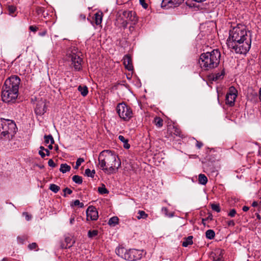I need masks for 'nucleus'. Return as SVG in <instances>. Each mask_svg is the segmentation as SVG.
Masks as SVG:
<instances>
[{
  "mask_svg": "<svg viewBox=\"0 0 261 261\" xmlns=\"http://www.w3.org/2000/svg\"><path fill=\"white\" fill-rule=\"evenodd\" d=\"M142 253L140 250L130 249L125 252L124 259L129 261H134L141 258Z\"/></svg>",
  "mask_w": 261,
  "mask_h": 261,
  "instance_id": "1a4fd4ad",
  "label": "nucleus"
},
{
  "mask_svg": "<svg viewBox=\"0 0 261 261\" xmlns=\"http://www.w3.org/2000/svg\"><path fill=\"white\" fill-rule=\"evenodd\" d=\"M162 211L167 217H172L174 215L173 213H168V210L166 207H163Z\"/></svg>",
  "mask_w": 261,
  "mask_h": 261,
  "instance_id": "72a5a7b5",
  "label": "nucleus"
},
{
  "mask_svg": "<svg viewBox=\"0 0 261 261\" xmlns=\"http://www.w3.org/2000/svg\"><path fill=\"white\" fill-rule=\"evenodd\" d=\"M225 74V71L224 70H222L220 73H216L213 76V80L214 81H217L220 79H222Z\"/></svg>",
  "mask_w": 261,
  "mask_h": 261,
  "instance_id": "393cba45",
  "label": "nucleus"
},
{
  "mask_svg": "<svg viewBox=\"0 0 261 261\" xmlns=\"http://www.w3.org/2000/svg\"><path fill=\"white\" fill-rule=\"evenodd\" d=\"M29 29L31 31L35 32H36L38 30V28L37 27H36V26L31 25L29 27Z\"/></svg>",
  "mask_w": 261,
  "mask_h": 261,
  "instance_id": "a18cd8bd",
  "label": "nucleus"
},
{
  "mask_svg": "<svg viewBox=\"0 0 261 261\" xmlns=\"http://www.w3.org/2000/svg\"><path fill=\"white\" fill-rule=\"evenodd\" d=\"M140 3L144 8H147V4L145 3V0H139Z\"/></svg>",
  "mask_w": 261,
  "mask_h": 261,
  "instance_id": "49530a36",
  "label": "nucleus"
},
{
  "mask_svg": "<svg viewBox=\"0 0 261 261\" xmlns=\"http://www.w3.org/2000/svg\"><path fill=\"white\" fill-rule=\"evenodd\" d=\"M84 162V160L83 158H79L76 162V165L74 167L75 169H77L79 166L81 165V164Z\"/></svg>",
  "mask_w": 261,
  "mask_h": 261,
  "instance_id": "58836bf2",
  "label": "nucleus"
},
{
  "mask_svg": "<svg viewBox=\"0 0 261 261\" xmlns=\"http://www.w3.org/2000/svg\"><path fill=\"white\" fill-rule=\"evenodd\" d=\"M148 215L143 211L139 210L138 212V215L136 216L138 220L141 219H145L148 217Z\"/></svg>",
  "mask_w": 261,
  "mask_h": 261,
  "instance_id": "a878e982",
  "label": "nucleus"
},
{
  "mask_svg": "<svg viewBox=\"0 0 261 261\" xmlns=\"http://www.w3.org/2000/svg\"><path fill=\"white\" fill-rule=\"evenodd\" d=\"M77 89L82 96H86L88 94V90L87 86L82 87V86H79Z\"/></svg>",
  "mask_w": 261,
  "mask_h": 261,
  "instance_id": "412c9836",
  "label": "nucleus"
},
{
  "mask_svg": "<svg viewBox=\"0 0 261 261\" xmlns=\"http://www.w3.org/2000/svg\"><path fill=\"white\" fill-rule=\"evenodd\" d=\"M20 83V79L17 75H13L5 81L3 86L9 89L18 91Z\"/></svg>",
  "mask_w": 261,
  "mask_h": 261,
  "instance_id": "6e6552de",
  "label": "nucleus"
},
{
  "mask_svg": "<svg viewBox=\"0 0 261 261\" xmlns=\"http://www.w3.org/2000/svg\"><path fill=\"white\" fill-rule=\"evenodd\" d=\"M71 169L70 166L66 164H62L61 165L60 171L63 173H65L68 171H69Z\"/></svg>",
  "mask_w": 261,
  "mask_h": 261,
  "instance_id": "b1692460",
  "label": "nucleus"
},
{
  "mask_svg": "<svg viewBox=\"0 0 261 261\" xmlns=\"http://www.w3.org/2000/svg\"><path fill=\"white\" fill-rule=\"evenodd\" d=\"M228 226H233L235 225V223L233 220H230L227 222Z\"/></svg>",
  "mask_w": 261,
  "mask_h": 261,
  "instance_id": "864d4df0",
  "label": "nucleus"
},
{
  "mask_svg": "<svg viewBox=\"0 0 261 261\" xmlns=\"http://www.w3.org/2000/svg\"><path fill=\"white\" fill-rule=\"evenodd\" d=\"M258 205V203L256 201H254L252 204V206H253V207H256Z\"/></svg>",
  "mask_w": 261,
  "mask_h": 261,
  "instance_id": "bf43d9fd",
  "label": "nucleus"
},
{
  "mask_svg": "<svg viewBox=\"0 0 261 261\" xmlns=\"http://www.w3.org/2000/svg\"><path fill=\"white\" fill-rule=\"evenodd\" d=\"M8 10L10 14H13L16 10V7L13 5L8 6Z\"/></svg>",
  "mask_w": 261,
  "mask_h": 261,
  "instance_id": "c9c22d12",
  "label": "nucleus"
},
{
  "mask_svg": "<svg viewBox=\"0 0 261 261\" xmlns=\"http://www.w3.org/2000/svg\"><path fill=\"white\" fill-rule=\"evenodd\" d=\"M39 154L41 156V158H44L45 157V154L42 150H39Z\"/></svg>",
  "mask_w": 261,
  "mask_h": 261,
  "instance_id": "5fc2aeb1",
  "label": "nucleus"
},
{
  "mask_svg": "<svg viewBox=\"0 0 261 261\" xmlns=\"http://www.w3.org/2000/svg\"><path fill=\"white\" fill-rule=\"evenodd\" d=\"M69 57L71 59L72 64L75 70L79 71L82 68V62L83 59L81 58L82 53L78 51L77 48L74 47L70 53H68Z\"/></svg>",
  "mask_w": 261,
  "mask_h": 261,
  "instance_id": "423d86ee",
  "label": "nucleus"
},
{
  "mask_svg": "<svg viewBox=\"0 0 261 261\" xmlns=\"http://www.w3.org/2000/svg\"><path fill=\"white\" fill-rule=\"evenodd\" d=\"M74 217H73L71 218L70 219V223L71 224H72L74 223Z\"/></svg>",
  "mask_w": 261,
  "mask_h": 261,
  "instance_id": "13d9d810",
  "label": "nucleus"
},
{
  "mask_svg": "<svg viewBox=\"0 0 261 261\" xmlns=\"http://www.w3.org/2000/svg\"><path fill=\"white\" fill-rule=\"evenodd\" d=\"M198 181L200 184L204 185L207 182V178L204 174H200L198 176Z\"/></svg>",
  "mask_w": 261,
  "mask_h": 261,
  "instance_id": "5701e85b",
  "label": "nucleus"
},
{
  "mask_svg": "<svg viewBox=\"0 0 261 261\" xmlns=\"http://www.w3.org/2000/svg\"><path fill=\"white\" fill-rule=\"evenodd\" d=\"M224 250L217 249L210 254V258L214 261H221L223 258Z\"/></svg>",
  "mask_w": 261,
  "mask_h": 261,
  "instance_id": "4468645a",
  "label": "nucleus"
},
{
  "mask_svg": "<svg viewBox=\"0 0 261 261\" xmlns=\"http://www.w3.org/2000/svg\"><path fill=\"white\" fill-rule=\"evenodd\" d=\"M48 136H49V135H47V136L45 135L44 136L45 143L46 144H48L50 142V140H49V139L48 138Z\"/></svg>",
  "mask_w": 261,
  "mask_h": 261,
  "instance_id": "603ef678",
  "label": "nucleus"
},
{
  "mask_svg": "<svg viewBox=\"0 0 261 261\" xmlns=\"http://www.w3.org/2000/svg\"><path fill=\"white\" fill-rule=\"evenodd\" d=\"M193 237L189 236L188 238H186L185 241H183L182 245L184 247H187L189 245H192L193 244Z\"/></svg>",
  "mask_w": 261,
  "mask_h": 261,
  "instance_id": "4be33fe9",
  "label": "nucleus"
},
{
  "mask_svg": "<svg viewBox=\"0 0 261 261\" xmlns=\"http://www.w3.org/2000/svg\"><path fill=\"white\" fill-rule=\"evenodd\" d=\"M85 172L87 176L91 177H93L95 173L94 170H91L90 169H86Z\"/></svg>",
  "mask_w": 261,
  "mask_h": 261,
  "instance_id": "473e14b6",
  "label": "nucleus"
},
{
  "mask_svg": "<svg viewBox=\"0 0 261 261\" xmlns=\"http://www.w3.org/2000/svg\"><path fill=\"white\" fill-rule=\"evenodd\" d=\"M203 146V143L201 142L197 141L196 146L198 149H200Z\"/></svg>",
  "mask_w": 261,
  "mask_h": 261,
  "instance_id": "8fccbe9b",
  "label": "nucleus"
},
{
  "mask_svg": "<svg viewBox=\"0 0 261 261\" xmlns=\"http://www.w3.org/2000/svg\"><path fill=\"white\" fill-rule=\"evenodd\" d=\"M40 150H42L43 151V150H45V148L43 146H40Z\"/></svg>",
  "mask_w": 261,
  "mask_h": 261,
  "instance_id": "69168bd1",
  "label": "nucleus"
},
{
  "mask_svg": "<svg viewBox=\"0 0 261 261\" xmlns=\"http://www.w3.org/2000/svg\"><path fill=\"white\" fill-rule=\"evenodd\" d=\"M215 236V231L212 229H208L205 232V236L208 239H213Z\"/></svg>",
  "mask_w": 261,
  "mask_h": 261,
  "instance_id": "cd10ccee",
  "label": "nucleus"
},
{
  "mask_svg": "<svg viewBox=\"0 0 261 261\" xmlns=\"http://www.w3.org/2000/svg\"><path fill=\"white\" fill-rule=\"evenodd\" d=\"M119 219L117 217H113L110 219L108 224L111 226H115L118 224Z\"/></svg>",
  "mask_w": 261,
  "mask_h": 261,
  "instance_id": "c85d7f7f",
  "label": "nucleus"
},
{
  "mask_svg": "<svg viewBox=\"0 0 261 261\" xmlns=\"http://www.w3.org/2000/svg\"><path fill=\"white\" fill-rule=\"evenodd\" d=\"M18 95V91L9 89L3 87L2 91V98L3 101L7 103L13 102L15 101Z\"/></svg>",
  "mask_w": 261,
  "mask_h": 261,
  "instance_id": "0eeeda50",
  "label": "nucleus"
},
{
  "mask_svg": "<svg viewBox=\"0 0 261 261\" xmlns=\"http://www.w3.org/2000/svg\"><path fill=\"white\" fill-rule=\"evenodd\" d=\"M213 217L212 214L211 213H209L208 217L204 219H206V221H207V220L212 221V220H213Z\"/></svg>",
  "mask_w": 261,
  "mask_h": 261,
  "instance_id": "09e8293b",
  "label": "nucleus"
},
{
  "mask_svg": "<svg viewBox=\"0 0 261 261\" xmlns=\"http://www.w3.org/2000/svg\"><path fill=\"white\" fill-rule=\"evenodd\" d=\"M48 138L49 139V140H50V142L49 143L51 144H53L55 143L54 139V138H53V137H52L51 135H49Z\"/></svg>",
  "mask_w": 261,
  "mask_h": 261,
  "instance_id": "3c124183",
  "label": "nucleus"
},
{
  "mask_svg": "<svg viewBox=\"0 0 261 261\" xmlns=\"http://www.w3.org/2000/svg\"><path fill=\"white\" fill-rule=\"evenodd\" d=\"M127 251V250H126L124 248H119L116 249V252L118 255L121 257L122 258H124L125 252Z\"/></svg>",
  "mask_w": 261,
  "mask_h": 261,
  "instance_id": "bb28decb",
  "label": "nucleus"
},
{
  "mask_svg": "<svg viewBox=\"0 0 261 261\" xmlns=\"http://www.w3.org/2000/svg\"><path fill=\"white\" fill-rule=\"evenodd\" d=\"M22 215L25 217V218L27 221H29L31 219V216L29 215L27 212L23 213Z\"/></svg>",
  "mask_w": 261,
  "mask_h": 261,
  "instance_id": "c03bdc74",
  "label": "nucleus"
},
{
  "mask_svg": "<svg viewBox=\"0 0 261 261\" xmlns=\"http://www.w3.org/2000/svg\"><path fill=\"white\" fill-rule=\"evenodd\" d=\"M17 132L16 124L13 121L1 119L0 120V132L1 138L10 140L12 139Z\"/></svg>",
  "mask_w": 261,
  "mask_h": 261,
  "instance_id": "20e7f679",
  "label": "nucleus"
},
{
  "mask_svg": "<svg viewBox=\"0 0 261 261\" xmlns=\"http://www.w3.org/2000/svg\"><path fill=\"white\" fill-rule=\"evenodd\" d=\"M153 123L158 127H161L163 125V120L162 118L155 117L153 120Z\"/></svg>",
  "mask_w": 261,
  "mask_h": 261,
  "instance_id": "aec40b11",
  "label": "nucleus"
},
{
  "mask_svg": "<svg viewBox=\"0 0 261 261\" xmlns=\"http://www.w3.org/2000/svg\"><path fill=\"white\" fill-rule=\"evenodd\" d=\"M249 207L247 206H244L242 208V210L244 212H247L249 210Z\"/></svg>",
  "mask_w": 261,
  "mask_h": 261,
  "instance_id": "6e6d98bb",
  "label": "nucleus"
},
{
  "mask_svg": "<svg viewBox=\"0 0 261 261\" xmlns=\"http://www.w3.org/2000/svg\"><path fill=\"white\" fill-rule=\"evenodd\" d=\"M74 206H79L80 207H84V204L82 202H80L79 200H75L73 202Z\"/></svg>",
  "mask_w": 261,
  "mask_h": 261,
  "instance_id": "ea45409f",
  "label": "nucleus"
},
{
  "mask_svg": "<svg viewBox=\"0 0 261 261\" xmlns=\"http://www.w3.org/2000/svg\"><path fill=\"white\" fill-rule=\"evenodd\" d=\"M53 145V144H50L48 145V148H49V149H53V145Z\"/></svg>",
  "mask_w": 261,
  "mask_h": 261,
  "instance_id": "338daca9",
  "label": "nucleus"
},
{
  "mask_svg": "<svg viewBox=\"0 0 261 261\" xmlns=\"http://www.w3.org/2000/svg\"><path fill=\"white\" fill-rule=\"evenodd\" d=\"M37 248L38 245L36 243H32L28 245V248L31 250H36L37 251L38 250Z\"/></svg>",
  "mask_w": 261,
  "mask_h": 261,
  "instance_id": "4c0bfd02",
  "label": "nucleus"
},
{
  "mask_svg": "<svg viewBox=\"0 0 261 261\" xmlns=\"http://www.w3.org/2000/svg\"><path fill=\"white\" fill-rule=\"evenodd\" d=\"M116 111L120 118L124 121H127L133 117L132 109L124 102L118 103Z\"/></svg>",
  "mask_w": 261,
  "mask_h": 261,
  "instance_id": "39448f33",
  "label": "nucleus"
},
{
  "mask_svg": "<svg viewBox=\"0 0 261 261\" xmlns=\"http://www.w3.org/2000/svg\"><path fill=\"white\" fill-rule=\"evenodd\" d=\"M259 99H260V100L261 101V88L260 89V91H259Z\"/></svg>",
  "mask_w": 261,
  "mask_h": 261,
  "instance_id": "774afa93",
  "label": "nucleus"
},
{
  "mask_svg": "<svg viewBox=\"0 0 261 261\" xmlns=\"http://www.w3.org/2000/svg\"><path fill=\"white\" fill-rule=\"evenodd\" d=\"M123 65L125 68L128 71H132L133 70V66L132 63V60L130 56L128 55L124 56L123 58Z\"/></svg>",
  "mask_w": 261,
  "mask_h": 261,
  "instance_id": "dca6fc26",
  "label": "nucleus"
},
{
  "mask_svg": "<svg viewBox=\"0 0 261 261\" xmlns=\"http://www.w3.org/2000/svg\"><path fill=\"white\" fill-rule=\"evenodd\" d=\"M93 18L96 25L100 24L102 19V13L101 12L96 13Z\"/></svg>",
  "mask_w": 261,
  "mask_h": 261,
  "instance_id": "a211bd4d",
  "label": "nucleus"
},
{
  "mask_svg": "<svg viewBox=\"0 0 261 261\" xmlns=\"http://www.w3.org/2000/svg\"><path fill=\"white\" fill-rule=\"evenodd\" d=\"M205 221H206V219H204V218L202 219V223L204 226H205V225H206L205 222Z\"/></svg>",
  "mask_w": 261,
  "mask_h": 261,
  "instance_id": "e2e57ef3",
  "label": "nucleus"
},
{
  "mask_svg": "<svg viewBox=\"0 0 261 261\" xmlns=\"http://www.w3.org/2000/svg\"><path fill=\"white\" fill-rule=\"evenodd\" d=\"M71 241L72 238L70 237H66L65 238V242L66 244H64V243H61L60 245L61 248L62 249L70 248L73 246V244L75 243L74 241H73L72 242H71Z\"/></svg>",
  "mask_w": 261,
  "mask_h": 261,
  "instance_id": "f3484780",
  "label": "nucleus"
},
{
  "mask_svg": "<svg viewBox=\"0 0 261 261\" xmlns=\"http://www.w3.org/2000/svg\"><path fill=\"white\" fill-rule=\"evenodd\" d=\"M184 0H163L161 4L162 7H175L181 4Z\"/></svg>",
  "mask_w": 261,
  "mask_h": 261,
  "instance_id": "ddd939ff",
  "label": "nucleus"
},
{
  "mask_svg": "<svg viewBox=\"0 0 261 261\" xmlns=\"http://www.w3.org/2000/svg\"><path fill=\"white\" fill-rule=\"evenodd\" d=\"M127 25V22L126 20H124L122 22V26L124 28H126Z\"/></svg>",
  "mask_w": 261,
  "mask_h": 261,
  "instance_id": "4d7b16f0",
  "label": "nucleus"
},
{
  "mask_svg": "<svg viewBox=\"0 0 261 261\" xmlns=\"http://www.w3.org/2000/svg\"><path fill=\"white\" fill-rule=\"evenodd\" d=\"M98 191L99 193L101 194H108L109 193L108 190L105 188L104 186L103 187H99Z\"/></svg>",
  "mask_w": 261,
  "mask_h": 261,
  "instance_id": "e433bc0d",
  "label": "nucleus"
},
{
  "mask_svg": "<svg viewBox=\"0 0 261 261\" xmlns=\"http://www.w3.org/2000/svg\"><path fill=\"white\" fill-rule=\"evenodd\" d=\"M17 239L19 243L23 244L24 243V241L25 240L26 238L25 237H23L22 238L18 237L17 238Z\"/></svg>",
  "mask_w": 261,
  "mask_h": 261,
  "instance_id": "de8ad7c7",
  "label": "nucleus"
},
{
  "mask_svg": "<svg viewBox=\"0 0 261 261\" xmlns=\"http://www.w3.org/2000/svg\"><path fill=\"white\" fill-rule=\"evenodd\" d=\"M46 105L44 101L41 100L37 102L36 108L35 113L37 115H43L46 112Z\"/></svg>",
  "mask_w": 261,
  "mask_h": 261,
  "instance_id": "2eb2a0df",
  "label": "nucleus"
},
{
  "mask_svg": "<svg viewBox=\"0 0 261 261\" xmlns=\"http://www.w3.org/2000/svg\"><path fill=\"white\" fill-rule=\"evenodd\" d=\"M72 180L77 184H81L83 182L82 177L76 175H75L72 177Z\"/></svg>",
  "mask_w": 261,
  "mask_h": 261,
  "instance_id": "c756f323",
  "label": "nucleus"
},
{
  "mask_svg": "<svg viewBox=\"0 0 261 261\" xmlns=\"http://www.w3.org/2000/svg\"><path fill=\"white\" fill-rule=\"evenodd\" d=\"M237 96V90L233 87H230L229 89V92L226 96V103L232 106L234 104Z\"/></svg>",
  "mask_w": 261,
  "mask_h": 261,
  "instance_id": "9b49d317",
  "label": "nucleus"
},
{
  "mask_svg": "<svg viewBox=\"0 0 261 261\" xmlns=\"http://www.w3.org/2000/svg\"><path fill=\"white\" fill-rule=\"evenodd\" d=\"M63 192H64V194L63 195L64 197L66 196V193L68 194H71L72 192V190L68 188H66L63 190Z\"/></svg>",
  "mask_w": 261,
  "mask_h": 261,
  "instance_id": "a19ab883",
  "label": "nucleus"
},
{
  "mask_svg": "<svg viewBox=\"0 0 261 261\" xmlns=\"http://www.w3.org/2000/svg\"><path fill=\"white\" fill-rule=\"evenodd\" d=\"M80 17L81 18V19H85L86 18L85 15H83V14H81Z\"/></svg>",
  "mask_w": 261,
  "mask_h": 261,
  "instance_id": "680f3d73",
  "label": "nucleus"
},
{
  "mask_svg": "<svg viewBox=\"0 0 261 261\" xmlns=\"http://www.w3.org/2000/svg\"><path fill=\"white\" fill-rule=\"evenodd\" d=\"M45 151H46V155L47 156L49 155V151L47 149H45Z\"/></svg>",
  "mask_w": 261,
  "mask_h": 261,
  "instance_id": "0e129e2a",
  "label": "nucleus"
},
{
  "mask_svg": "<svg viewBox=\"0 0 261 261\" xmlns=\"http://www.w3.org/2000/svg\"><path fill=\"white\" fill-rule=\"evenodd\" d=\"M246 27L238 24L229 31L227 44L229 48L233 49L237 54H245L251 47V38Z\"/></svg>",
  "mask_w": 261,
  "mask_h": 261,
  "instance_id": "f257e3e1",
  "label": "nucleus"
},
{
  "mask_svg": "<svg viewBox=\"0 0 261 261\" xmlns=\"http://www.w3.org/2000/svg\"><path fill=\"white\" fill-rule=\"evenodd\" d=\"M211 208L213 211H215L218 213L221 211V208L219 204H212Z\"/></svg>",
  "mask_w": 261,
  "mask_h": 261,
  "instance_id": "f704fd0d",
  "label": "nucleus"
},
{
  "mask_svg": "<svg viewBox=\"0 0 261 261\" xmlns=\"http://www.w3.org/2000/svg\"><path fill=\"white\" fill-rule=\"evenodd\" d=\"M120 15H122V18L126 19V21H131L133 24H135L138 21L136 13L133 11H123L121 13H120Z\"/></svg>",
  "mask_w": 261,
  "mask_h": 261,
  "instance_id": "9d476101",
  "label": "nucleus"
},
{
  "mask_svg": "<svg viewBox=\"0 0 261 261\" xmlns=\"http://www.w3.org/2000/svg\"><path fill=\"white\" fill-rule=\"evenodd\" d=\"M98 233V231L97 230H90L88 232V236L90 238H92L97 236Z\"/></svg>",
  "mask_w": 261,
  "mask_h": 261,
  "instance_id": "2f4dec72",
  "label": "nucleus"
},
{
  "mask_svg": "<svg viewBox=\"0 0 261 261\" xmlns=\"http://www.w3.org/2000/svg\"><path fill=\"white\" fill-rule=\"evenodd\" d=\"M220 52L218 49H214L211 52L201 54L199 64L204 70H209L217 67L220 63Z\"/></svg>",
  "mask_w": 261,
  "mask_h": 261,
  "instance_id": "7ed1b4c3",
  "label": "nucleus"
},
{
  "mask_svg": "<svg viewBox=\"0 0 261 261\" xmlns=\"http://www.w3.org/2000/svg\"><path fill=\"white\" fill-rule=\"evenodd\" d=\"M98 160L100 168L108 174L116 173L121 166V161L118 156L110 150L101 151Z\"/></svg>",
  "mask_w": 261,
  "mask_h": 261,
  "instance_id": "f03ea898",
  "label": "nucleus"
},
{
  "mask_svg": "<svg viewBox=\"0 0 261 261\" xmlns=\"http://www.w3.org/2000/svg\"><path fill=\"white\" fill-rule=\"evenodd\" d=\"M49 189L55 193H57L60 189L59 186L53 184L50 185Z\"/></svg>",
  "mask_w": 261,
  "mask_h": 261,
  "instance_id": "7c9ffc66",
  "label": "nucleus"
},
{
  "mask_svg": "<svg viewBox=\"0 0 261 261\" xmlns=\"http://www.w3.org/2000/svg\"><path fill=\"white\" fill-rule=\"evenodd\" d=\"M46 34V31H44L41 33H39V35L40 36H44L45 34Z\"/></svg>",
  "mask_w": 261,
  "mask_h": 261,
  "instance_id": "052dcab7",
  "label": "nucleus"
},
{
  "mask_svg": "<svg viewBox=\"0 0 261 261\" xmlns=\"http://www.w3.org/2000/svg\"><path fill=\"white\" fill-rule=\"evenodd\" d=\"M236 213V211L234 209H232L230 210L228 215L230 217H233L235 216Z\"/></svg>",
  "mask_w": 261,
  "mask_h": 261,
  "instance_id": "79ce46f5",
  "label": "nucleus"
},
{
  "mask_svg": "<svg viewBox=\"0 0 261 261\" xmlns=\"http://www.w3.org/2000/svg\"><path fill=\"white\" fill-rule=\"evenodd\" d=\"M48 166L51 167H55L56 166V164L54 163V161L52 159H49L48 162Z\"/></svg>",
  "mask_w": 261,
  "mask_h": 261,
  "instance_id": "37998d69",
  "label": "nucleus"
},
{
  "mask_svg": "<svg viewBox=\"0 0 261 261\" xmlns=\"http://www.w3.org/2000/svg\"><path fill=\"white\" fill-rule=\"evenodd\" d=\"M87 220L88 221L96 220L98 217V212L96 208L93 206H89L86 211Z\"/></svg>",
  "mask_w": 261,
  "mask_h": 261,
  "instance_id": "f8f14e48",
  "label": "nucleus"
},
{
  "mask_svg": "<svg viewBox=\"0 0 261 261\" xmlns=\"http://www.w3.org/2000/svg\"><path fill=\"white\" fill-rule=\"evenodd\" d=\"M118 139L120 140L122 143H123V147L126 149H128L130 148V145L128 143V140L125 139L123 136L119 135L118 136Z\"/></svg>",
  "mask_w": 261,
  "mask_h": 261,
  "instance_id": "6ab92c4d",
  "label": "nucleus"
}]
</instances>
